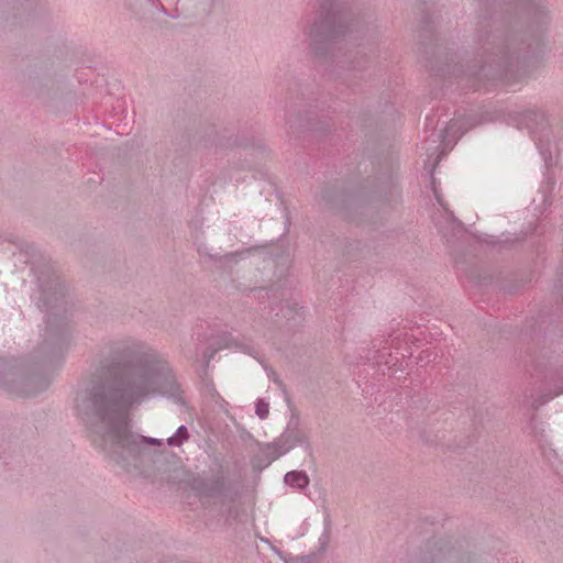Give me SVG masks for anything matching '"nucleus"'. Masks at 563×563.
Returning <instances> with one entry per match:
<instances>
[{
	"instance_id": "f257e3e1",
	"label": "nucleus",
	"mask_w": 563,
	"mask_h": 563,
	"mask_svg": "<svg viewBox=\"0 0 563 563\" xmlns=\"http://www.w3.org/2000/svg\"><path fill=\"white\" fill-rule=\"evenodd\" d=\"M109 439L113 445L129 450H133L134 446L140 444V442L145 441V438L132 434L126 427L122 430L111 431L109 433Z\"/></svg>"
},
{
	"instance_id": "f03ea898",
	"label": "nucleus",
	"mask_w": 563,
	"mask_h": 563,
	"mask_svg": "<svg viewBox=\"0 0 563 563\" xmlns=\"http://www.w3.org/2000/svg\"><path fill=\"white\" fill-rule=\"evenodd\" d=\"M285 482L296 487H305L308 484V477L301 472H289L285 475Z\"/></svg>"
},
{
	"instance_id": "7ed1b4c3",
	"label": "nucleus",
	"mask_w": 563,
	"mask_h": 563,
	"mask_svg": "<svg viewBox=\"0 0 563 563\" xmlns=\"http://www.w3.org/2000/svg\"><path fill=\"white\" fill-rule=\"evenodd\" d=\"M431 190L433 192L434 199L439 203V206L450 216L452 217V212L448 209L446 203L443 200L441 188L439 181L435 179L433 175H431Z\"/></svg>"
},
{
	"instance_id": "20e7f679",
	"label": "nucleus",
	"mask_w": 563,
	"mask_h": 563,
	"mask_svg": "<svg viewBox=\"0 0 563 563\" xmlns=\"http://www.w3.org/2000/svg\"><path fill=\"white\" fill-rule=\"evenodd\" d=\"M256 413L261 419H264L268 415V406L264 402H258L256 406Z\"/></svg>"
},
{
	"instance_id": "39448f33",
	"label": "nucleus",
	"mask_w": 563,
	"mask_h": 563,
	"mask_svg": "<svg viewBox=\"0 0 563 563\" xmlns=\"http://www.w3.org/2000/svg\"><path fill=\"white\" fill-rule=\"evenodd\" d=\"M185 431H186V429H185L184 427H180V428H179V432H180V433H184Z\"/></svg>"
},
{
	"instance_id": "423d86ee",
	"label": "nucleus",
	"mask_w": 563,
	"mask_h": 563,
	"mask_svg": "<svg viewBox=\"0 0 563 563\" xmlns=\"http://www.w3.org/2000/svg\"><path fill=\"white\" fill-rule=\"evenodd\" d=\"M174 443H175L174 439H173V438H170V439H169V444H174Z\"/></svg>"
},
{
	"instance_id": "0eeeda50",
	"label": "nucleus",
	"mask_w": 563,
	"mask_h": 563,
	"mask_svg": "<svg viewBox=\"0 0 563 563\" xmlns=\"http://www.w3.org/2000/svg\"><path fill=\"white\" fill-rule=\"evenodd\" d=\"M454 125H455V123H454V122H451V124H450V129H452Z\"/></svg>"
}]
</instances>
